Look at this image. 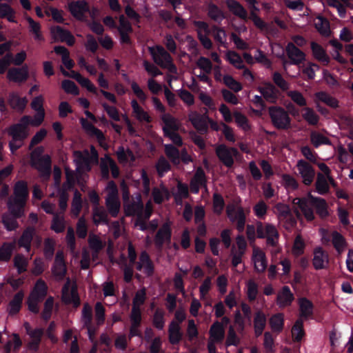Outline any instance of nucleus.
Here are the masks:
<instances>
[{
  "label": "nucleus",
  "instance_id": "27",
  "mask_svg": "<svg viewBox=\"0 0 353 353\" xmlns=\"http://www.w3.org/2000/svg\"><path fill=\"white\" fill-rule=\"evenodd\" d=\"M143 210V205L141 201L133 202L129 207L128 210L131 211L132 214H139V218L136 221V225L139 226L141 231H145L148 229L147 224L144 220L141 219V214Z\"/></svg>",
  "mask_w": 353,
  "mask_h": 353
},
{
  "label": "nucleus",
  "instance_id": "11",
  "mask_svg": "<svg viewBox=\"0 0 353 353\" xmlns=\"http://www.w3.org/2000/svg\"><path fill=\"white\" fill-rule=\"evenodd\" d=\"M172 239V230L168 223L163 224L154 236V244L157 249L161 250L164 243L170 244Z\"/></svg>",
  "mask_w": 353,
  "mask_h": 353
},
{
  "label": "nucleus",
  "instance_id": "16",
  "mask_svg": "<svg viewBox=\"0 0 353 353\" xmlns=\"http://www.w3.org/2000/svg\"><path fill=\"white\" fill-rule=\"evenodd\" d=\"M74 156L75 157L74 162L77 165V170L88 172L91 170V157L88 150H85L83 152L76 150L74 152Z\"/></svg>",
  "mask_w": 353,
  "mask_h": 353
},
{
  "label": "nucleus",
  "instance_id": "6",
  "mask_svg": "<svg viewBox=\"0 0 353 353\" xmlns=\"http://www.w3.org/2000/svg\"><path fill=\"white\" fill-rule=\"evenodd\" d=\"M215 153L219 161L225 167L230 168L234 163V157L239 154V151L236 148L220 144L216 148Z\"/></svg>",
  "mask_w": 353,
  "mask_h": 353
},
{
  "label": "nucleus",
  "instance_id": "10",
  "mask_svg": "<svg viewBox=\"0 0 353 353\" xmlns=\"http://www.w3.org/2000/svg\"><path fill=\"white\" fill-rule=\"evenodd\" d=\"M296 167L303 179V183L305 185H311L315 175L313 167L303 159L298 161Z\"/></svg>",
  "mask_w": 353,
  "mask_h": 353
},
{
  "label": "nucleus",
  "instance_id": "55",
  "mask_svg": "<svg viewBox=\"0 0 353 353\" xmlns=\"http://www.w3.org/2000/svg\"><path fill=\"white\" fill-rule=\"evenodd\" d=\"M156 169L159 177H163L165 173L171 169V165L168 160L163 156L160 157L156 163Z\"/></svg>",
  "mask_w": 353,
  "mask_h": 353
},
{
  "label": "nucleus",
  "instance_id": "49",
  "mask_svg": "<svg viewBox=\"0 0 353 353\" xmlns=\"http://www.w3.org/2000/svg\"><path fill=\"white\" fill-rule=\"evenodd\" d=\"M82 203L81 194L76 190L71 204V213L73 216H78L79 215L82 209Z\"/></svg>",
  "mask_w": 353,
  "mask_h": 353
},
{
  "label": "nucleus",
  "instance_id": "63",
  "mask_svg": "<svg viewBox=\"0 0 353 353\" xmlns=\"http://www.w3.org/2000/svg\"><path fill=\"white\" fill-rule=\"evenodd\" d=\"M315 27L319 33L323 36H328L330 33L329 21L323 17H319Z\"/></svg>",
  "mask_w": 353,
  "mask_h": 353
},
{
  "label": "nucleus",
  "instance_id": "58",
  "mask_svg": "<svg viewBox=\"0 0 353 353\" xmlns=\"http://www.w3.org/2000/svg\"><path fill=\"white\" fill-rule=\"evenodd\" d=\"M11 214L12 216L3 214L2 216V223L8 231H14L19 227V224L17 221L18 218L15 217L12 214Z\"/></svg>",
  "mask_w": 353,
  "mask_h": 353
},
{
  "label": "nucleus",
  "instance_id": "19",
  "mask_svg": "<svg viewBox=\"0 0 353 353\" xmlns=\"http://www.w3.org/2000/svg\"><path fill=\"white\" fill-rule=\"evenodd\" d=\"M206 183L207 180L204 171L201 168L198 169L190 183L191 192L198 194L200 186L206 187Z\"/></svg>",
  "mask_w": 353,
  "mask_h": 353
},
{
  "label": "nucleus",
  "instance_id": "24",
  "mask_svg": "<svg viewBox=\"0 0 353 353\" xmlns=\"http://www.w3.org/2000/svg\"><path fill=\"white\" fill-rule=\"evenodd\" d=\"M189 120L194 128L201 133L208 131V126L205 119L197 112H192L189 114Z\"/></svg>",
  "mask_w": 353,
  "mask_h": 353
},
{
  "label": "nucleus",
  "instance_id": "45",
  "mask_svg": "<svg viewBox=\"0 0 353 353\" xmlns=\"http://www.w3.org/2000/svg\"><path fill=\"white\" fill-rule=\"evenodd\" d=\"M15 14L14 10L8 3H0V18L16 23Z\"/></svg>",
  "mask_w": 353,
  "mask_h": 353
},
{
  "label": "nucleus",
  "instance_id": "64",
  "mask_svg": "<svg viewBox=\"0 0 353 353\" xmlns=\"http://www.w3.org/2000/svg\"><path fill=\"white\" fill-rule=\"evenodd\" d=\"M227 59L229 62L232 64L237 69L245 68L243 60L240 55L234 51H229L227 53Z\"/></svg>",
  "mask_w": 353,
  "mask_h": 353
},
{
  "label": "nucleus",
  "instance_id": "29",
  "mask_svg": "<svg viewBox=\"0 0 353 353\" xmlns=\"http://www.w3.org/2000/svg\"><path fill=\"white\" fill-rule=\"evenodd\" d=\"M209 334L213 341L216 343L221 342L225 337V329L223 324L218 321H216L211 325Z\"/></svg>",
  "mask_w": 353,
  "mask_h": 353
},
{
  "label": "nucleus",
  "instance_id": "53",
  "mask_svg": "<svg viewBox=\"0 0 353 353\" xmlns=\"http://www.w3.org/2000/svg\"><path fill=\"white\" fill-rule=\"evenodd\" d=\"M292 334L294 336V341L299 342L304 335L303 320L299 318L294 323L292 328Z\"/></svg>",
  "mask_w": 353,
  "mask_h": 353
},
{
  "label": "nucleus",
  "instance_id": "4",
  "mask_svg": "<svg viewBox=\"0 0 353 353\" xmlns=\"http://www.w3.org/2000/svg\"><path fill=\"white\" fill-rule=\"evenodd\" d=\"M149 52L156 64L163 68H168L172 73L176 72V67L172 63L171 55L161 46L149 48Z\"/></svg>",
  "mask_w": 353,
  "mask_h": 353
},
{
  "label": "nucleus",
  "instance_id": "46",
  "mask_svg": "<svg viewBox=\"0 0 353 353\" xmlns=\"http://www.w3.org/2000/svg\"><path fill=\"white\" fill-rule=\"evenodd\" d=\"M160 187L161 189L157 187H154L152 191V196L154 202L157 204H161L163 202L164 196H166L167 199L169 197V191L168 188L163 185H161Z\"/></svg>",
  "mask_w": 353,
  "mask_h": 353
},
{
  "label": "nucleus",
  "instance_id": "40",
  "mask_svg": "<svg viewBox=\"0 0 353 353\" xmlns=\"http://www.w3.org/2000/svg\"><path fill=\"white\" fill-rule=\"evenodd\" d=\"M26 21L29 24V31L34 34V39L38 41H44V37L41 32V25L32 17H27Z\"/></svg>",
  "mask_w": 353,
  "mask_h": 353
},
{
  "label": "nucleus",
  "instance_id": "21",
  "mask_svg": "<svg viewBox=\"0 0 353 353\" xmlns=\"http://www.w3.org/2000/svg\"><path fill=\"white\" fill-rule=\"evenodd\" d=\"M7 77L10 81L17 83L26 81L28 78L27 66L10 68L8 72Z\"/></svg>",
  "mask_w": 353,
  "mask_h": 353
},
{
  "label": "nucleus",
  "instance_id": "60",
  "mask_svg": "<svg viewBox=\"0 0 353 353\" xmlns=\"http://www.w3.org/2000/svg\"><path fill=\"white\" fill-rule=\"evenodd\" d=\"M213 210L214 212L220 215L223 212L225 203L222 195L219 193H214L213 194Z\"/></svg>",
  "mask_w": 353,
  "mask_h": 353
},
{
  "label": "nucleus",
  "instance_id": "20",
  "mask_svg": "<svg viewBox=\"0 0 353 353\" xmlns=\"http://www.w3.org/2000/svg\"><path fill=\"white\" fill-rule=\"evenodd\" d=\"M298 305L300 312V318L307 319L313 315L314 305L313 303L306 297H301L298 299Z\"/></svg>",
  "mask_w": 353,
  "mask_h": 353
},
{
  "label": "nucleus",
  "instance_id": "43",
  "mask_svg": "<svg viewBox=\"0 0 353 353\" xmlns=\"http://www.w3.org/2000/svg\"><path fill=\"white\" fill-rule=\"evenodd\" d=\"M315 185L316 192L319 194L324 195L330 191V186L327 178L322 173H318Z\"/></svg>",
  "mask_w": 353,
  "mask_h": 353
},
{
  "label": "nucleus",
  "instance_id": "14",
  "mask_svg": "<svg viewBox=\"0 0 353 353\" xmlns=\"http://www.w3.org/2000/svg\"><path fill=\"white\" fill-rule=\"evenodd\" d=\"M312 206L315 209L316 213L321 219H325L330 216L328 205L325 199L314 196L312 194L308 196Z\"/></svg>",
  "mask_w": 353,
  "mask_h": 353
},
{
  "label": "nucleus",
  "instance_id": "12",
  "mask_svg": "<svg viewBox=\"0 0 353 353\" xmlns=\"http://www.w3.org/2000/svg\"><path fill=\"white\" fill-rule=\"evenodd\" d=\"M313 254L312 265L314 268L316 270L325 269L329 263L328 253L322 247L318 246L314 249Z\"/></svg>",
  "mask_w": 353,
  "mask_h": 353
},
{
  "label": "nucleus",
  "instance_id": "48",
  "mask_svg": "<svg viewBox=\"0 0 353 353\" xmlns=\"http://www.w3.org/2000/svg\"><path fill=\"white\" fill-rule=\"evenodd\" d=\"M105 205L111 216L115 218L119 212L121 203L119 197L105 198Z\"/></svg>",
  "mask_w": 353,
  "mask_h": 353
},
{
  "label": "nucleus",
  "instance_id": "22",
  "mask_svg": "<svg viewBox=\"0 0 353 353\" xmlns=\"http://www.w3.org/2000/svg\"><path fill=\"white\" fill-rule=\"evenodd\" d=\"M226 5L229 10L242 20L248 21V16L246 9L236 0H227Z\"/></svg>",
  "mask_w": 353,
  "mask_h": 353
},
{
  "label": "nucleus",
  "instance_id": "26",
  "mask_svg": "<svg viewBox=\"0 0 353 353\" xmlns=\"http://www.w3.org/2000/svg\"><path fill=\"white\" fill-rule=\"evenodd\" d=\"M267 318L265 314L261 310L257 311L254 316V330L256 337L260 336L266 326Z\"/></svg>",
  "mask_w": 353,
  "mask_h": 353
},
{
  "label": "nucleus",
  "instance_id": "44",
  "mask_svg": "<svg viewBox=\"0 0 353 353\" xmlns=\"http://www.w3.org/2000/svg\"><path fill=\"white\" fill-rule=\"evenodd\" d=\"M271 329L276 332H281L284 327V317L282 313L273 314L269 320Z\"/></svg>",
  "mask_w": 353,
  "mask_h": 353
},
{
  "label": "nucleus",
  "instance_id": "23",
  "mask_svg": "<svg viewBox=\"0 0 353 353\" xmlns=\"http://www.w3.org/2000/svg\"><path fill=\"white\" fill-rule=\"evenodd\" d=\"M310 47L314 59L321 62L323 65H327L330 61V59L325 49L315 41L311 42Z\"/></svg>",
  "mask_w": 353,
  "mask_h": 353
},
{
  "label": "nucleus",
  "instance_id": "5",
  "mask_svg": "<svg viewBox=\"0 0 353 353\" xmlns=\"http://www.w3.org/2000/svg\"><path fill=\"white\" fill-rule=\"evenodd\" d=\"M226 214L232 223H236V230L239 232H243L246 223V214L244 208L241 205L229 204L226 208Z\"/></svg>",
  "mask_w": 353,
  "mask_h": 353
},
{
  "label": "nucleus",
  "instance_id": "18",
  "mask_svg": "<svg viewBox=\"0 0 353 353\" xmlns=\"http://www.w3.org/2000/svg\"><path fill=\"white\" fill-rule=\"evenodd\" d=\"M294 300V296L288 285H284L276 296V304L280 307H285L291 305Z\"/></svg>",
  "mask_w": 353,
  "mask_h": 353
},
{
  "label": "nucleus",
  "instance_id": "17",
  "mask_svg": "<svg viewBox=\"0 0 353 353\" xmlns=\"http://www.w3.org/2000/svg\"><path fill=\"white\" fill-rule=\"evenodd\" d=\"M51 33L55 39H59L61 42H66L69 46L74 44L75 39L72 34L59 26L52 28Z\"/></svg>",
  "mask_w": 353,
  "mask_h": 353
},
{
  "label": "nucleus",
  "instance_id": "37",
  "mask_svg": "<svg viewBox=\"0 0 353 353\" xmlns=\"http://www.w3.org/2000/svg\"><path fill=\"white\" fill-rule=\"evenodd\" d=\"M139 260L143 263V273L148 276H152L154 272V265L146 251L141 252Z\"/></svg>",
  "mask_w": 353,
  "mask_h": 353
},
{
  "label": "nucleus",
  "instance_id": "2",
  "mask_svg": "<svg viewBox=\"0 0 353 353\" xmlns=\"http://www.w3.org/2000/svg\"><path fill=\"white\" fill-rule=\"evenodd\" d=\"M268 113L271 122L277 130H288L291 127V118L288 112L281 106H270Z\"/></svg>",
  "mask_w": 353,
  "mask_h": 353
},
{
  "label": "nucleus",
  "instance_id": "25",
  "mask_svg": "<svg viewBox=\"0 0 353 353\" xmlns=\"http://www.w3.org/2000/svg\"><path fill=\"white\" fill-rule=\"evenodd\" d=\"M252 261L254 263V269L256 272H263L267 268V260L265 253L256 248L253 250Z\"/></svg>",
  "mask_w": 353,
  "mask_h": 353
},
{
  "label": "nucleus",
  "instance_id": "42",
  "mask_svg": "<svg viewBox=\"0 0 353 353\" xmlns=\"http://www.w3.org/2000/svg\"><path fill=\"white\" fill-rule=\"evenodd\" d=\"M266 241L271 246H276L279 238V232L274 225L270 223H265Z\"/></svg>",
  "mask_w": 353,
  "mask_h": 353
},
{
  "label": "nucleus",
  "instance_id": "8",
  "mask_svg": "<svg viewBox=\"0 0 353 353\" xmlns=\"http://www.w3.org/2000/svg\"><path fill=\"white\" fill-rule=\"evenodd\" d=\"M31 165L38 170L42 178L49 179L52 172V159L49 154L31 162Z\"/></svg>",
  "mask_w": 353,
  "mask_h": 353
},
{
  "label": "nucleus",
  "instance_id": "38",
  "mask_svg": "<svg viewBox=\"0 0 353 353\" xmlns=\"http://www.w3.org/2000/svg\"><path fill=\"white\" fill-rule=\"evenodd\" d=\"M82 125L92 136H94L100 145L105 141V137L102 131L96 128L91 123L88 122L85 119H82Z\"/></svg>",
  "mask_w": 353,
  "mask_h": 353
},
{
  "label": "nucleus",
  "instance_id": "32",
  "mask_svg": "<svg viewBox=\"0 0 353 353\" xmlns=\"http://www.w3.org/2000/svg\"><path fill=\"white\" fill-rule=\"evenodd\" d=\"M8 134L14 141H23L28 136V130L24 129L21 124H13L8 130Z\"/></svg>",
  "mask_w": 353,
  "mask_h": 353
},
{
  "label": "nucleus",
  "instance_id": "62",
  "mask_svg": "<svg viewBox=\"0 0 353 353\" xmlns=\"http://www.w3.org/2000/svg\"><path fill=\"white\" fill-rule=\"evenodd\" d=\"M165 313L160 309H157L152 318L153 325L159 330H162L165 326Z\"/></svg>",
  "mask_w": 353,
  "mask_h": 353
},
{
  "label": "nucleus",
  "instance_id": "52",
  "mask_svg": "<svg viewBox=\"0 0 353 353\" xmlns=\"http://www.w3.org/2000/svg\"><path fill=\"white\" fill-rule=\"evenodd\" d=\"M189 197V190L187 184L179 182L177 184V193L174 195V199L178 205L182 204L183 199Z\"/></svg>",
  "mask_w": 353,
  "mask_h": 353
},
{
  "label": "nucleus",
  "instance_id": "36",
  "mask_svg": "<svg viewBox=\"0 0 353 353\" xmlns=\"http://www.w3.org/2000/svg\"><path fill=\"white\" fill-rule=\"evenodd\" d=\"M92 308L89 303H85L83 305L82 312H81V321L83 324V327H86L89 332L91 330V326L92 325Z\"/></svg>",
  "mask_w": 353,
  "mask_h": 353
},
{
  "label": "nucleus",
  "instance_id": "3",
  "mask_svg": "<svg viewBox=\"0 0 353 353\" xmlns=\"http://www.w3.org/2000/svg\"><path fill=\"white\" fill-rule=\"evenodd\" d=\"M161 119L164 123L163 127L164 137L169 138L174 145L181 146L183 140L180 134L176 132L179 129L176 119L170 114H164Z\"/></svg>",
  "mask_w": 353,
  "mask_h": 353
},
{
  "label": "nucleus",
  "instance_id": "51",
  "mask_svg": "<svg viewBox=\"0 0 353 353\" xmlns=\"http://www.w3.org/2000/svg\"><path fill=\"white\" fill-rule=\"evenodd\" d=\"M55 241L51 238H47L43 243V255L46 260L52 259L55 251Z\"/></svg>",
  "mask_w": 353,
  "mask_h": 353
},
{
  "label": "nucleus",
  "instance_id": "9",
  "mask_svg": "<svg viewBox=\"0 0 353 353\" xmlns=\"http://www.w3.org/2000/svg\"><path fill=\"white\" fill-rule=\"evenodd\" d=\"M257 90L268 103H275L279 98V91L275 85L269 81L263 83V86H259Z\"/></svg>",
  "mask_w": 353,
  "mask_h": 353
},
{
  "label": "nucleus",
  "instance_id": "28",
  "mask_svg": "<svg viewBox=\"0 0 353 353\" xmlns=\"http://www.w3.org/2000/svg\"><path fill=\"white\" fill-rule=\"evenodd\" d=\"M183 333L181 326L174 321H171L168 326V339L172 345H177L182 340Z\"/></svg>",
  "mask_w": 353,
  "mask_h": 353
},
{
  "label": "nucleus",
  "instance_id": "61",
  "mask_svg": "<svg viewBox=\"0 0 353 353\" xmlns=\"http://www.w3.org/2000/svg\"><path fill=\"white\" fill-rule=\"evenodd\" d=\"M223 83L235 92L241 91L243 88L241 83L235 80L231 75L225 74L223 78Z\"/></svg>",
  "mask_w": 353,
  "mask_h": 353
},
{
  "label": "nucleus",
  "instance_id": "34",
  "mask_svg": "<svg viewBox=\"0 0 353 353\" xmlns=\"http://www.w3.org/2000/svg\"><path fill=\"white\" fill-rule=\"evenodd\" d=\"M332 243L336 250L341 254L347 246V242L345 237L338 231H333L331 233Z\"/></svg>",
  "mask_w": 353,
  "mask_h": 353
},
{
  "label": "nucleus",
  "instance_id": "1",
  "mask_svg": "<svg viewBox=\"0 0 353 353\" xmlns=\"http://www.w3.org/2000/svg\"><path fill=\"white\" fill-rule=\"evenodd\" d=\"M29 192L26 181L20 180L14 186V198L8 201V208L11 214L17 218L23 215V208L28 199Z\"/></svg>",
  "mask_w": 353,
  "mask_h": 353
},
{
  "label": "nucleus",
  "instance_id": "31",
  "mask_svg": "<svg viewBox=\"0 0 353 353\" xmlns=\"http://www.w3.org/2000/svg\"><path fill=\"white\" fill-rule=\"evenodd\" d=\"M48 293V285L42 279H39L35 283V285L30 294L32 298L43 301Z\"/></svg>",
  "mask_w": 353,
  "mask_h": 353
},
{
  "label": "nucleus",
  "instance_id": "39",
  "mask_svg": "<svg viewBox=\"0 0 353 353\" xmlns=\"http://www.w3.org/2000/svg\"><path fill=\"white\" fill-rule=\"evenodd\" d=\"M208 16L214 21L221 23L225 19V14L218 6L210 3L208 6Z\"/></svg>",
  "mask_w": 353,
  "mask_h": 353
},
{
  "label": "nucleus",
  "instance_id": "13",
  "mask_svg": "<svg viewBox=\"0 0 353 353\" xmlns=\"http://www.w3.org/2000/svg\"><path fill=\"white\" fill-rule=\"evenodd\" d=\"M285 52L292 65H298L305 60V54L292 42L287 44Z\"/></svg>",
  "mask_w": 353,
  "mask_h": 353
},
{
  "label": "nucleus",
  "instance_id": "50",
  "mask_svg": "<svg viewBox=\"0 0 353 353\" xmlns=\"http://www.w3.org/2000/svg\"><path fill=\"white\" fill-rule=\"evenodd\" d=\"M310 141L314 148H317L321 145H331V141L323 134L312 131L310 134Z\"/></svg>",
  "mask_w": 353,
  "mask_h": 353
},
{
  "label": "nucleus",
  "instance_id": "30",
  "mask_svg": "<svg viewBox=\"0 0 353 353\" xmlns=\"http://www.w3.org/2000/svg\"><path fill=\"white\" fill-rule=\"evenodd\" d=\"M8 102L12 109L23 111L27 105L28 100L26 97H20L17 93L12 92L9 94Z\"/></svg>",
  "mask_w": 353,
  "mask_h": 353
},
{
  "label": "nucleus",
  "instance_id": "54",
  "mask_svg": "<svg viewBox=\"0 0 353 353\" xmlns=\"http://www.w3.org/2000/svg\"><path fill=\"white\" fill-rule=\"evenodd\" d=\"M165 153L173 163H179L180 152L175 146L172 144L165 145Z\"/></svg>",
  "mask_w": 353,
  "mask_h": 353
},
{
  "label": "nucleus",
  "instance_id": "41",
  "mask_svg": "<svg viewBox=\"0 0 353 353\" xmlns=\"http://www.w3.org/2000/svg\"><path fill=\"white\" fill-rule=\"evenodd\" d=\"M315 98L316 99L325 103L330 108H336L339 107L338 100L325 92L320 91L316 92Z\"/></svg>",
  "mask_w": 353,
  "mask_h": 353
},
{
  "label": "nucleus",
  "instance_id": "7",
  "mask_svg": "<svg viewBox=\"0 0 353 353\" xmlns=\"http://www.w3.org/2000/svg\"><path fill=\"white\" fill-rule=\"evenodd\" d=\"M68 9L74 18L84 21L86 19L85 14L90 12V5L85 0L72 1L68 4Z\"/></svg>",
  "mask_w": 353,
  "mask_h": 353
},
{
  "label": "nucleus",
  "instance_id": "57",
  "mask_svg": "<svg viewBox=\"0 0 353 353\" xmlns=\"http://www.w3.org/2000/svg\"><path fill=\"white\" fill-rule=\"evenodd\" d=\"M305 112L303 113V118L311 125H316L319 121V117L311 108H304L303 110Z\"/></svg>",
  "mask_w": 353,
  "mask_h": 353
},
{
  "label": "nucleus",
  "instance_id": "47",
  "mask_svg": "<svg viewBox=\"0 0 353 353\" xmlns=\"http://www.w3.org/2000/svg\"><path fill=\"white\" fill-rule=\"evenodd\" d=\"M73 72L72 77L83 88H85L89 92L97 94V90L94 85L90 81V79L83 77L78 72Z\"/></svg>",
  "mask_w": 353,
  "mask_h": 353
},
{
  "label": "nucleus",
  "instance_id": "56",
  "mask_svg": "<svg viewBox=\"0 0 353 353\" xmlns=\"http://www.w3.org/2000/svg\"><path fill=\"white\" fill-rule=\"evenodd\" d=\"M213 34L214 40L221 46L225 43L226 32L223 28L218 27L214 25L211 28V32Z\"/></svg>",
  "mask_w": 353,
  "mask_h": 353
},
{
  "label": "nucleus",
  "instance_id": "33",
  "mask_svg": "<svg viewBox=\"0 0 353 353\" xmlns=\"http://www.w3.org/2000/svg\"><path fill=\"white\" fill-rule=\"evenodd\" d=\"M23 296L24 293L23 290H20L14 294L9 303L8 312L10 315L13 316L19 312L22 307Z\"/></svg>",
  "mask_w": 353,
  "mask_h": 353
},
{
  "label": "nucleus",
  "instance_id": "59",
  "mask_svg": "<svg viewBox=\"0 0 353 353\" xmlns=\"http://www.w3.org/2000/svg\"><path fill=\"white\" fill-rule=\"evenodd\" d=\"M246 294L250 302H253L256 299L259 294V288L257 283L253 280H249L247 283Z\"/></svg>",
  "mask_w": 353,
  "mask_h": 353
},
{
  "label": "nucleus",
  "instance_id": "35",
  "mask_svg": "<svg viewBox=\"0 0 353 353\" xmlns=\"http://www.w3.org/2000/svg\"><path fill=\"white\" fill-rule=\"evenodd\" d=\"M93 223L98 225L100 223H108V214L102 206H93L92 208Z\"/></svg>",
  "mask_w": 353,
  "mask_h": 353
},
{
  "label": "nucleus",
  "instance_id": "15",
  "mask_svg": "<svg viewBox=\"0 0 353 353\" xmlns=\"http://www.w3.org/2000/svg\"><path fill=\"white\" fill-rule=\"evenodd\" d=\"M36 234V230L33 226L27 227L22 232L18 239L17 245L19 248L25 249L26 252H30L31 250V243Z\"/></svg>",
  "mask_w": 353,
  "mask_h": 353
}]
</instances>
